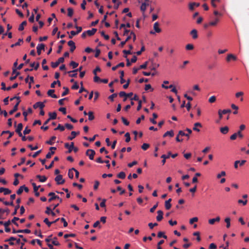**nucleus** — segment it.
Wrapping results in <instances>:
<instances>
[{
    "mask_svg": "<svg viewBox=\"0 0 249 249\" xmlns=\"http://www.w3.org/2000/svg\"><path fill=\"white\" fill-rule=\"evenodd\" d=\"M86 155L89 157L90 160H93L95 155V152L92 149H88L86 152Z\"/></svg>",
    "mask_w": 249,
    "mask_h": 249,
    "instance_id": "4",
    "label": "nucleus"
},
{
    "mask_svg": "<svg viewBox=\"0 0 249 249\" xmlns=\"http://www.w3.org/2000/svg\"><path fill=\"white\" fill-rule=\"evenodd\" d=\"M22 128L23 124L21 123H19L18 124L15 131L16 132H19V131H21Z\"/></svg>",
    "mask_w": 249,
    "mask_h": 249,
    "instance_id": "36",
    "label": "nucleus"
},
{
    "mask_svg": "<svg viewBox=\"0 0 249 249\" xmlns=\"http://www.w3.org/2000/svg\"><path fill=\"white\" fill-rule=\"evenodd\" d=\"M11 223V221L8 220L6 222H4V226L5 227V231L6 232H9L11 231L10 228H8V226L10 225Z\"/></svg>",
    "mask_w": 249,
    "mask_h": 249,
    "instance_id": "20",
    "label": "nucleus"
},
{
    "mask_svg": "<svg viewBox=\"0 0 249 249\" xmlns=\"http://www.w3.org/2000/svg\"><path fill=\"white\" fill-rule=\"evenodd\" d=\"M44 222L49 227H50L51 225L53 224V222H50L47 218H46L44 219Z\"/></svg>",
    "mask_w": 249,
    "mask_h": 249,
    "instance_id": "53",
    "label": "nucleus"
},
{
    "mask_svg": "<svg viewBox=\"0 0 249 249\" xmlns=\"http://www.w3.org/2000/svg\"><path fill=\"white\" fill-rule=\"evenodd\" d=\"M73 171H73V170H72V168H71V169H70L68 172V176L71 179L73 178Z\"/></svg>",
    "mask_w": 249,
    "mask_h": 249,
    "instance_id": "51",
    "label": "nucleus"
},
{
    "mask_svg": "<svg viewBox=\"0 0 249 249\" xmlns=\"http://www.w3.org/2000/svg\"><path fill=\"white\" fill-rule=\"evenodd\" d=\"M174 131L172 130H171L170 131H168L166 132H165L164 135H163V137H166L168 136H170V137H172L174 136Z\"/></svg>",
    "mask_w": 249,
    "mask_h": 249,
    "instance_id": "26",
    "label": "nucleus"
},
{
    "mask_svg": "<svg viewBox=\"0 0 249 249\" xmlns=\"http://www.w3.org/2000/svg\"><path fill=\"white\" fill-rule=\"evenodd\" d=\"M225 222L226 223V228H229L231 226V219L228 217L225 219Z\"/></svg>",
    "mask_w": 249,
    "mask_h": 249,
    "instance_id": "33",
    "label": "nucleus"
},
{
    "mask_svg": "<svg viewBox=\"0 0 249 249\" xmlns=\"http://www.w3.org/2000/svg\"><path fill=\"white\" fill-rule=\"evenodd\" d=\"M185 48L187 50H192L194 49V45L192 44H188L186 45Z\"/></svg>",
    "mask_w": 249,
    "mask_h": 249,
    "instance_id": "46",
    "label": "nucleus"
},
{
    "mask_svg": "<svg viewBox=\"0 0 249 249\" xmlns=\"http://www.w3.org/2000/svg\"><path fill=\"white\" fill-rule=\"evenodd\" d=\"M121 119L122 120L123 123L125 125H128L129 124V122L124 117H122Z\"/></svg>",
    "mask_w": 249,
    "mask_h": 249,
    "instance_id": "57",
    "label": "nucleus"
},
{
    "mask_svg": "<svg viewBox=\"0 0 249 249\" xmlns=\"http://www.w3.org/2000/svg\"><path fill=\"white\" fill-rule=\"evenodd\" d=\"M117 177L121 179H124L125 178V174L124 172H121L117 175Z\"/></svg>",
    "mask_w": 249,
    "mask_h": 249,
    "instance_id": "39",
    "label": "nucleus"
},
{
    "mask_svg": "<svg viewBox=\"0 0 249 249\" xmlns=\"http://www.w3.org/2000/svg\"><path fill=\"white\" fill-rule=\"evenodd\" d=\"M73 14V10L71 8H69L68 9V16L71 17Z\"/></svg>",
    "mask_w": 249,
    "mask_h": 249,
    "instance_id": "49",
    "label": "nucleus"
},
{
    "mask_svg": "<svg viewBox=\"0 0 249 249\" xmlns=\"http://www.w3.org/2000/svg\"><path fill=\"white\" fill-rule=\"evenodd\" d=\"M21 42H23V39L21 38L18 39V41L17 42H16L15 44H13L11 45V47L13 48L15 46L20 45V43Z\"/></svg>",
    "mask_w": 249,
    "mask_h": 249,
    "instance_id": "45",
    "label": "nucleus"
},
{
    "mask_svg": "<svg viewBox=\"0 0 249 249\" xmlns=\"http://www.w3.org/2000/svg\"><path fill=\"white\" fill-rule=\"evenodd\" d=\"M30 66L32 68L34 67V69L37 70L39 66V63H37L36 65L35 66V62H33L30 64Z\"/></svg>",
    "mask_w": 249,
    "mask_h": 249,
    "instance_id": "47",
    "label": "nucleus"
},
{
    "mask_svg": "<svg viewBox=\"0 0 249 249\" xmlns=\"http://www.w3.org/2000/svg\"><path fill=\"white\" fill-rule=\"evenodd\" d=\"M88 116H89V121H92L94 120V116L93 115V112L92 111H89L88 112Z\"/></svg>",
    "mask_w": 249,
    "mask_h": 249,
    "instance_id": "38",
    "label": "nucleus"
},
{
    "mask_svg": "<svg viewBox=\"0 0 249 249\" xmlns=\"http://www.w3.org/2000/svg\"><path fill=\"white\" fill-rule=\"evenodd\" d=\"M60 130L61 131H63L65 130V126L62 125L61 124H58L57 127L54 128V130Z\"/></svg>",
    "mask_w": 249,
    "mask_h": 249,
    "instance_id": "41",
    "label": "nucleus"
},
{
    "mask_svg": "<svg viewBox=\"0 0 249 249\" xmlns=\"http://www.w3.org/2000/svg\"><path fill=\"white\" fill-rule=\"evenodd\" d=\"M231 60L235 61L237 60V57L235 55H233L232 54H229L228 55V56L227 57L226 60L228 62H229Z\"/></svg>",
    "mask_w": 249,
    "mask_h": 249,
    "instance_id": "24",
    "label": "nucleus"
},
{
    "mask_svg": "<svg viewBox=\"0 0 249 249\" xmlns=\"http://www.w3.org/2000/svg\"><path fill=\"white\" fill-rule=\"evenodd\" d=\"M229 127L228 126H224L221 127L220 129V132L223 134H226L229 131Z\"/></svg>",
    "mask_w": 249,
    "mask_h": 249,
    "instance_id": "28",
    "label": "nucleus"
},
{
    "mask_svg": "<svg viewBox=\"0 0 249 249\" xmlns=\"http://www.w3.org/2000/svg\"><path fill=\"white\" fill-rule=\"evenodd\" d=\"M101 35L104 37L106 40H108L109 36L108 35H106L104 31L101 32Z\"/></svg>",
    "mask_w": 249,
    "mask_h": 249,
    "instance_id": "60",
    "label": "nucleus"
},
{
    "mask_svg": "<svg viewBox=\"0 0 249 249\" xmlns=\"http://www.w3.org/2000/svg\"><path fill=\"white\" fill-rule=\"evenodd\" d=\"M220 19L219 18L216 17L215 18H214L213 20L209 22V24L211 25V26H215L218 23Z\"/></svg>",
    "mask_w": 249,
    "mask_h": 249,
    "instance_id": "14",
    "label": "nucleus"
},
{
    "mask_svg": "<svg viewBox=\"0 0 249 249\" xmlns=\"http://www.w3.org/2000/svg\"><path fill=\"white\" fill-rule=\"evenodd\" d=\"M70 65L72 67L73 69H75L77 68L78 66V63L74 62V61H71L70 63Z\"/></svg>",
    "mask_w": 249,
    "mask_h": 249,
    "instance_id": "42",
    "label": "nucleus"
},
{
    "mask_svg": "<svg viewBox=\"0 0 249 249\" xmlns=\"http://www.w3.org/2000/svg\"><path fill=\"white\" fill-rule=\"evenodd\" d=\"M147 64H148V62L146 61L144 64H143L142 65H141L140 66L139 69H145L147 68Z\"/></svg>",
    "mask_w": 249,
    "mask_h": 249,
    "instance_id": "62",
    "label": "nucleus"
},
{
    "mask_svg": "<svg viewBox=\"0 0 249 249\" xmlns=\"http://www.w3.org/2000/svg\"><path fill=\"white\" fill-rule=\"evenodd\" d=\"M172 201L171 198H169L165 202V207L166 210H169L171 207V202Z\"/></svg>",
    "mask_w": 249,
    "mask_h": 249,
    "instance_id": "23",
    "label": "nucleus"
},
{
    "mask_svg": "<svg viewBox=\"0 0 249 249\" xmlns=\"http://www.w3.org/2000/svg\"><path fill=\"white\" fill-rule=\"evenodd\" d=\"M80 133V132L79 131H77V132H75V131H72L71 132V136H70L68 137V139L69 140H72L73 139H74L75 138V137H76V136L77 135H78Z\"/></svg>",
    "mask_w": 249,
    "mask_h": 249,
    "instance_id": "16",
    "label": "nucleus"
},
{
    "mask_svg": "<svg viewBox=\"0 0 249 249\" xmlns=\"http://www.w3.org/2000/svg\"><path fill=\"white\" fill-rule=\"evenodd\" d=\"M164 242L163 240H160L157 244V249H162V248L160 247L161 246V245L163 244Z\"/></svg>",
    "mask_w": 249,
    "mask_h": 249,
    "instance_id": "55",
    "label": "nucleus"
},
{
    "mask_svg": "<svg viewBox=\"0 0 249 249\" xmlns=\"http://www.w3.org/2000/svg\"><path fill=\"white\" fill-rule=\"evenodd\" d=\"M200 3L197 2H191L189 4V8L191 11H193L195 9V7H197L199 6Z\"/></svg>",
    "mask_w": 249,
    "mask_h": 249,
    "instance_id": "11",
    "label": "nucleus"
},
{
    "mask_svg": "<svg viewBox=\"0 0 249 249\" xmlns=\"http://www.w3.org/2000/svg\"><path fill=\"white\" fill-rule=\"evenodd\" d=\"M68 45L70 47V52H73L76 48L75 43L73 41L70 40L68 41Z\"/></svg>",
    "mask_w": 249,
    "mask_h": 249,
    "instance_id": "12",
    "label": "nucleus"
},
{
    "mask_svg": "<svg viewBox=\"0 0 249 249\" xmlns=\"http://www.w3.org/2000/svg\"><path fill=\"white\" fill-rule=\"evenodd\" d=\"M17 99V102L15 105V106L13 108L9 111V114L10 115L13 114L15 112L17 111L18 109V106L21 102V100H20V97L19 96H15L13 98H10V101H13L14 99Z\"/></svg>",
    "mask_w": 249,
    "mask_h": 249,
    "instance_id": "1",
    "label": "nucleus"
},
{
    "mask_svg": "<svg viewBox=\"0 0 249 249\" xmlns=\"http://www.w3.org/2000/svg\"><path fill=\"white\" fill-rule=\"evenodd\" d=\"M190 34L192 36V37L194 39H196L198 37L197 31L196 29L192 30L190 32Z\"/></svg>",
    "mask_w": 249,
    "mask_h": 249,
    "instance_id": "25",
    "label": "nucleus"
},
{
    "mask_svg": "<svg viewBox=\"0 0 249 249\" xmlns=\"http://www.w3.org/2000/svg\"><path fill=\"white\" fill-rule=\"evenodd\" d=\"M198 221V218L196 217H193L190 219L189 223L190 224H193L194 222Z\"/></svg>",
    "mask_w": 249,
    "mask_h": 249,
    "instance_id": "59",
    "label": "nucleus"
},
{
    "mask_svg": "<svg viewBox=\"0 0 249 249\" xmlns=\"http://www.w3.org/2000/svg\"><path fill=\"white\" fill-rule=\"evenodd\" d=\"M49 118L45 122V124H47L51 120L55 119L57 116L56 113L55 112H50L49 113Z\"/></svg>",
    "mask_w": 249,
    "mask_h": 249,
    "instance_id": "6",
    "label": "nucleus"
},
{
    "mask_svg": "<svg viewBox=\"0 0 249 249\" xmlns=\"http://www.w3.org/2000/svg\"><path fill=\"white\" fill-rule=\"evenodd\" d=\"M36 178H38L40 182H45L47 179V178L45 176H41L40 175H38L36 176Z\"/></svg>",
    "mask_w": 249,
    "mask_h": 249,
    "instance_id": "21",
    "label": "nucleus"
},
{
    "mask_svg": "<svg viewBox=\"0 0 249 249\" xmlns=\"http://www.w3.org/2000/svg\"><path fill=\"white\" fill-rule=\"evenodd\" d=\"M153 118H150V121L153 124H157V122L155 120V119H157L158 118V115L155 113H153Z\"/></svg>",
    "mask_w": 249,
    "mask_h": 249,
    "instance_id": "29",
    "label": "nucleus"
},
{
    "mask_svg": "<svg viewBox=\"0 0 249 249\" xmlns=\"http://www.w3.org/2000/svg\"><path fill=\"white\" fill-rule=\"evenodd\" d=\"M52 209L50 207H46V210L45 212V213H46L47 214H50L52 212Z\"/></svg>",
    "mask_w": 249,
    "mask_h": 249,
    "instance_id": "58",
    "label": "nucleus"
},
{
    "mask_svg": "<svg viewBox=\"0 0 249 249\" xmlns=\"http://www.w3.org/2000/svg\"><path fill=\"white\" fill-rule=\"evenodd\" d=\"M197 127H202V125L201 123L197 122L194 124V126L193 128V130L199 132L200 129L197 128Z\"/></svg>",
    "mask_w": 249,
    "mask_h": 249,
    "instance_id": "17",
    "label": "nucleus"
},
{
    "mask_svg": "<svg viewBox=\"0 0 249 249\" xmlns=\"http://www.w3.org/2000/svg\"><path fill=\"white\" fill-rule=\"evenodd\" d=\"M131 36H132L133 41H135L136 40V35L133 31H131L130 32V35L128 36L127 37V38H126L125 42H127L129 40H130L131 39Z\"/></svg>",
    "mask_w": 249,
    "mask_h": 249,
    "instance_id": "22",
    "label": "nucleus"
},
{
    "mask_svg": "<svg viewBox=\"0 0 249 249\" xmlns=\"http://www.w3.org/2000/svg\"><path fill=\"white\" fill-rule=\"evenodd\" d=\"M48 196H51V197L48 199V201L51 202L53 200L57 199L60 203L62 202V198H60L58 196L55 195V194L53 192H50L48 194Z\"/></svg>",
    "mask_w": 249,
    "mask_h": 249,
    "instance_id": "2",
    "label": "nucleus"
},
{
    "mask_svg": "<svg viewBox=\"0 0 249 249\" xmlns=\"http://www.w3.org/2000/svg\"><path fill=\"white\" fill-rule=\"evenodd\" d=\"M54 92V89H49L47 92V94L49 96H50L52 98H57L58 97L56 95H55V94H53Z\"/></svg>",
    "mask_w": 249,
    "mask_h": 249,
    "instance_id": "19",
    "label": "nucleus"
},
{
    "mask_svg": "<svg viewBox=\"0 0 249 249\" xmlns=\"http://www.w3.org/2000/svg\"><path fill=\"white\" fill-rule=\"evenodd\" d=\"M44 107H45V105L44 104V103L41 102H36L33 105V107L35 109H36V108L39 107L40 109H42Z\"/></svg>",
    "mask_w": 249,
    "mask_h": 249,
    "instance_id": "10",
    "label": "nucleus"
},
{
    "mask_svg": "<svg viewBox=\"0 0 249 249\" xmlns=\"http://www.w3.org/2000/svg\"><path fill=\"white\" fill-rule=\"evenodd\" d=\"M56 139L55 136H52L49 141H48L46 143L49 145H53V141Z\"/></svg>",
    "mask_w": 249,
    "mask_h": 249,
    "instance_id": "35",
    "label": "nucleus"
},
{
    "mask_svg": "<svg viewBox=\"0 0 249 249\" xmlns=\"http://www.w3.org/2000/svg\"><path fill=\"white\" fill-rule=\"evenodd\" d=\"M63 89L65 90L64 92H62V94H61V96H65V95H66L67 94H68L69 92V89L67 87H64L63 88Z\"/></svg>",
    "mask_w": 249,
    "mask_h": 249,
    "instance_id": "40",
    "label": "nucleus"
},
{
    "mask_svg": "<svg viewBox=\"0 0 249 249\" xmlns=\"http://www.w3.org/2000/svg\"><path fill=\"white\" fill-rule=\"evenodd\" d=\"M216 101V97L215 96H212L209 99V102L210 103H213Z\"/></svg>",
    "mask_w": 249,
    "mask_h": 249,
    "instance_id": "61",
    "label": "nucleus"
},
{
    "mask_svg": "<svg viewBox=\"0 0 249 249\" xmlns=\"http://www.w3.org/2000/svg\"><path fill=\"white\" fill-rule=\"evenodd\" d=\"M45 49V45L44 44H38L36 49H37V53L38 55L41 54V51L42 50H44Z\"/></svg>",
    "mask_w": 249,
    "mask_h": 249,
    "instance_id": "13",
    "label": "nucleus"
},
{
    "mask_svg": "<svg viewBox=\"0 0 249 249\" xmlns=\"http://www.w3.org/2000/svg\"><path fill=\"white\" fill-rule=\"evenodd\" d=\"M170 155H171V152H169L168 153V156H166V155H162L161 156V158L163 159V160L161 161V162L163 165L165 164V163L166 162V159L169 158L170 157Z\"/></svg>",
    "mask_w": 249,
    "mask_h": 249,
    "instance_id": "27",
    "label": "nucleus"
},
{
    "mask_svg": "<svg viewBox=\"0 0 249 249\" xmlns=\"http://www.w3.org/2000/svg\"><path fill=\"white\" fill-rule=\"evenodd\" d=\"M64 57H61L59 58L57 60V61H56V62H52L51 63V66L53 68H55L57 67H58V66L59 65L60 63H63V62H64Z\"/></svg>",
    "mask_w": 249,
    "mask_h": 249,
    "instance_id": "3",
    "label": "nucleus"
},
{
    "mask_svg": "<svg viewBox=\"0 0 249 249\" xmlns=\"http://www.w3.org/2000/svg\"><path fill=\"white\" fill-rule=\"evenodd\" d=\"M97 31V29L95 28H92L91 30H88L87 31V34L89 36H93L95 34L96 32Z\"/></svg>",
    "mask_w": 249,
    "mask_h": 249,
    "instance_id": "30",
    "label": "nucleus"
},
{
    "mask_svg": "<svg viewBox=\"0 0 249 249\" xmlns=\"http://www.w3.org/2000/svg\"><path fill=\"white\" fill-rule=\"evenodd\" d=\"M27 22L26 21H23L19 26L18 30L21 31L24 30V26L26 25Z\"/></svg>",
    "mask_w": 249,
    "mask_h": 249,
    "instance_id": "32",
    "label": "nucleus"
},
{
    "mask_svg": "<svg viewBox=\"0 0 249 249\" xmlns=\"http://www.w3.org/2000/svg\"><path fill=\"white\" fill-rule=\"evenodd\" d=\"M226 175V173L225 172V171H221L220 173L218 174L216 176V178H221L222 177H224Z\"/></svg>",
    "mask_w": 249,
    "mask_h": 249,
    "instance_id": "43",
    "label": "nucleus"
},
{
    "mask_svg": "<svg viewBox=\"0 0 249 249\" xmlns=\"http://www.w3.org/2000/svg\"><path fill=\"white\" fill-rule=\"evenodd\" d=\"M57 237H54L53 239V240L52 241V244L54 246H59L60 244L57 241Z\"/></svg>",
    "mask_w": 249,
    "mask_h": 249,
    "instance_id": "50",
    "label": "nucleus"
},
{
    "mask_svg": "<svg viewBox=\"0 0 249 249\" xmlns=\"http://www.w3.org/2000/svg\"><path fill=\"white\" fill-rule=\"evenodd\" d=\"M64 146L65 148L68 149V153H70L71 152L73 148H74V143L71 142L70 145L69 144V143H65Z\"/></svg>",
    "mask_w": 249,
    "mask_h": 249,
    "instance_id": "9",
    "label": "nucleus"
},
{
    "mask_svg": "<svg viewBox=\"0 0 249 249\" xmlns=\"http://www.w3.org/2000/svg\"><path fill=\"white\" fill-rule=\"evenodd\" d=\"M123 53L124 54H125V55L124 56L125 58H127V54H132V52H131L130 50H124L123 51Z\"/></svg>",
    "mask_w": 249,
    "mask_h": 249,
    "instance_id": "54",
    "label": "nucleus"
},
{
    "mask_svg": "<svg viewBox=\"0 0 249 249\" xmlns=\"http://www.w3.org/2000/svg\"><path fill=\"white\" fill-rule=\"evenodd\" d=\"M18 231L19 233H30L31 232V231L29 229L18 230Z\"/></svg>",
    "mask_w": 249,
    "mask_h": 249,
    "instance_id": "56",
    "label": "nucleus"
},
{
    "mask_svg": "<svg viewBox=\"0 0 249 249\" xmlns=\"http://www.w3.org/2000/svg\"><path fill=\"white\" fill-rule=\"evenodd\" d=\"M158 223H149L148 224V226L149 227V228L150 229H153V228L155 227V226H158Z\"/></svg>",
    "mask_w": 249,
    "mask_h": 249,
    "instance_id": "63",
    "label": "nucleus"
},
{
    "mask_svg": "<svg viewBox=\"0 0 249 249\" xmlns=\"http://www.w3.org/2000/svg\"><path fill=\"white\" fill-rule=\"evenodd\" d=\"M19 219L18 217H14L11 220V222L16 225L17 226H18V223L16 222V221L18 220Z\"/></svg>",
    "mask_w": 249,
    "mask_h": 249,
    "instance_id": "44",
    "label": "nucleus"
},
{
    "mask_svg": "<svg viewBox=\"0 0 249 249\" xmlns=\"http://www.w3.org/2000/svg\"><path fill=\"white\" fill-rule=\"evenodd\" d=\"M149 147H150V145L146 143H144L142 145V148L144 151L146 150Z\"/></svg>",
    "mask_w": 249,
    "mask_h": 249,
    "instance_id": "48",
    "label": "nucleus"
},
{
    "mask_svg": "<svg viewBox=\"0 0 249 249\" xmlns=\"http://www.w3.org/2000/svg\"><path fill=\"white\" fill-rule=\"evenodd\" d=\"M124 136L126 138H125V142H129L130 141V139H131L129 133L128 132L126 133L125 135H124Z\"/></svg>",
    "mask_w": 249,
    "mask_h": 249,
    "instance_id": "52",
    "label": "nucleus"
},
{
    "mask_svg": "<svg viewBox=\"0 0 249 249\" xmlns=\"http://www.w3.org/2000/svg\"><path fill=\"white\" fill-rule=\"evenodd\" d=\"M55 181L56 182V183L58 185L62 184L64 183L65 180L63 179L62 176L61 175H57L54 179Z\"/></svg>",
    "mask_w": 249,
    "mask_h": 249,
    "instance_id": "5",
    "label": "nucleus"
},
{
    "mask_svg": "<svg viewBox=\"0 0 249 249\" xmlns=\"http://www.w3.org/2000/svg\"><path fill=\"white\" fill-rule=\"evenodd\" d=\"M16 240V238L14 237H11L9 239L5 240V242H9V244L11 246L14 245L15 244L14 242H11V241H15Z\"/></svg>",
    "mask_w": 249,
    "mask_h": 249,
    "instance_id": "31",
    "label": "nucleus"
},
{
    "mask_svg": "<svg viewBox=\"0 0 249 249\" xmlns=\"http://www.w3.org/2000/svg\"><path fill=\"white\" fill-rule=\"evenodd\" d=\"M31 132V129H29L28 127L27 126L25 128L24 131H23V134L24 135L28 134L30 133Z\"/></svg>",
    "mask_w": 249,
    "mask_h": 249,
    "instance_id": "64",
    "label": "nucleus"
},
{
    "mask_svg": "<svg viewBox=\"0 0 249 249\" xmlns=\"http://www.w3.org/2000/svg\"><path fill=\"white\" fill-rule=\"evenodd\" d=\"M56 149V148L55 147H51L49 148V150L51 151L50 152H48L46 155V159H50L51 158L52 156L54 154V151L53 150H55Z\"/></svg>",
    "mask_w": 249,
    "mask_h": 249,
    "instance_id": "8",
    "label": "nucleus"
},
{
    "mask_svg": "<svg viewBox=\"0 0 249 249\" xmlns=\"http://www.w3.org/2000/svg\"><path fill=\"white\" fill-rule=\"evenodd\" d=\"M186 130L188 132V134L186 132H184L182 130H180L178 132V135H180L181 136H186L188 137V139H189V135L192 133V131L190 128H186Z\"/></svg>",
    "mask_w": 249,
    "mask_h": 249,
    "instance_id": "7",
    "label": "nucleus"
},
{
    "mask_svg": "<svg viewBox=\"0 0 249 249\" xmlns=\"http://www.w3.org/2000/svg\"><path fill=\"white\" fill-rule=\"evenodd\" d=\"M149 5V4L148 3H142L141 6V10L142 12H144L146 9V6H148Z\"/></svg>",
    "mask_w": 249,
    "mask_h": 249,
    "instance_id": "34",
    "label": "nucleus"
},
{
    "mask_svg": "<svg viewBox=\"0 0 249 249\" xmlns=\"http://www.w3.org/2000/svg\"><path fill=\"white\" fill-rule=\"evenodd\" d=\"M158 215L156 217L157 220L158 221H160L163 218V213L161 210H159L157 211Z\"/></svg>",
    "mask_w": 249,
    "mask_h": 249,
    "instance_id": "15",
    "label": "nucleus"
},
{
    "mask_svg": "<svg viewBox=\"0 0 249 249\" xmlns=\"http://www.w3.org/2000/svg\"><path fill=\"white\" fill-rule=\"evenodd\" d=\"M157 236L158 238H161L163 237L164 239H167V236L165 235L164 233L162 231H160L158 232Z\"/></svg>",
    "mask_w": 249,
    "mask_h": 249,
    "instance_id": "37",
    "label": "nucleus"
},
{
    "mask_svg": "<svg viewBox=\"0 0 249 249\" xmlns=\"http://www.w3.org/2000/svg\"><path fill=\"white\" fill-rule=\"evenodd\" d=\"M159 23L158 22H156L154 24V29L155 30V32L158 33H159L161 32V30L160 28H159Z\"/></svg>",
    "mask_w": 249,
    "mask_h": 249,
    "instance_id": "18",
    "label": "nucleus"
}]
</instances>
